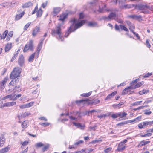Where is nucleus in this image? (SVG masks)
Wrapping results in <instances>:
<instances>
[{
    "label": "nucleus",
    "mask_w": 153,
    "mask_h": 153,
    "mask_svg": "<svg viewBox=\"0 0 153 153\" xmlns=\"http://www.w3.org/2000/svg\"><path fill=\"white\" fill-rule=\"evenodd\" d=\"M81 20V21L77 22V20H71L70 22L72 24V25L68 29V32L66 33L65 36L66 37H68L70 33L75 31L78 28L82 26L85 23L86 20Z\"/></svg>",
    "instance_id": "nucleus-1"
},
{
    "label": "nucleus",
    "mask_w": 153,
    "mask_h": 153,
    "mask_svg": "<svg viewBox=\"0 0 153 153\" xmlns=\"http://www.w3.org/2000/svg\"><path fill=\"white\" fill-rule=\"evenodd\" d=\"M21 72V69L19 67L15 68L14 69L10 76V78L12 79L9 83L10 85L13 86L17 84L19 81L18 77L20 76Z\"/></svg>",
    "instance_id": "nucleus-2"
},
{
    "label": "nucleus",
    "mask_w": 153,
    "mask_h": 153,
    "mask_svg": "<svg viewBox=\"0 0 153 153\" xmlns=\"http://www.w3.org/2000/svg\"><path fill=\"white\" fill-rule=\"evenodd\" d=\"M92 6H96L94 12L102 13L106 7V4L98 0H95L90 3Z\"/></svg>",
    "instance_id": "nucleus-3"
},
{
    "label": "nucleus",
    "mask_w": 153,
    "mask_h": 153,
    "mask_svg": "<svg viewBox=\"0 0 153 153\" xmlns=\"http://www.w3.org/2000/svg\"><path fill=\"white\" fill-rule=\"evenodd\" d=\"M59 20L60 21V22L58 23V25L56 27L55 29H53L52 30V34L53 35H54L56 34H57L59 36V39H60L62 41L64 38L62 37L61 36V27L63 25L65 22V20Z\"/></svg>",
    "instance_id": "nucleus-4"
},
{
    "label": "nucleus",
    "mask_w": 153,
    "mask_h": 153,
    "mask_svg": "<svg viewBox=\"0 0 153 153\" xmlns=\"http://www.w3.org/2000/svg\"><path fill=\"white\" fill-rule=\"evenodd\" d=\"M135 8L141 10H144L143 12L146 13L149 12V10H151L150 6L142 4H138L135 5Z\"/></svg>",
    "instance_id": "nucleus-5"
},
{
    "label": "nucleus",
    "mask_w": 153,
    "mask_h": 153,
    "mask_svg": "<svg viewBox=\"0 0 153 153\" xmlns=\"http://www.w3.org/2000/svg\"><path fill=\"white\" fill-rule=\"evenodd\" d=\"M34 49L33 41L32 40H29L28 43L25 46L23 51L24 52H27L28 50L33 51Z\"/></svg>",
    "instance_id": "nucleus-6"
},
{
    "label": "nucleus",
    "mask_w": 153,
    "mask_h": 153,
    "mask_svg": "<svg viewBox=\"0 0 153 153\" xmlns=\"http://www.w3.org/2000/svg\"><path fill=\"white\" fill-rule=\"evenodd\" d=\"M127 141L126 139H125L120 142L118 145L117 150L119 152L123 151L125 149V145L124 144L126 143Z\"/></svg>",
    "instance_id": "nucleus-7"
},
{
    "label": "nucleus",
    "mask_w": 153,
    "mask_h": 153,
    "mask_svg": "<svg viewBox=\"0 0 153 153\" xmlns=\"http://www.w3.org/2000/svg\"><path fill=\"white\" fill-rule=\"evenodd\" d=\"M21 96V94H19L16 96L15 95H13L12 94H10L3 97V100H5L8 98H10L11 100H15L20 97Z\"/></svg>",
    "instance_id": "nucleus-8"
},
{
    "label": "nucleus",
    "mask_w": 153,
    "mask_h": 153,
    "mask_svg": "<svg viewBox=\"0 0 153 153\" xmlns=\"http://www.w3.org/2000/svg\"><path fill=\"white\" fill-rule=\"evenodd\" d=\"M73 12L69 11H67L63 13L60 16V18L59 19H65L69 15L72 14Z\"/></svg>",
    "instance_id": "nucleus-9"
},
{
    "label": "nucleus",
    "mask_w": 153,
    "mask_h": 153,
    "mask_svg": "<svg viewBox=\"0 0 153 153\" xmlns=\"http://www.w3.org/2000/svg\"><path fill=\"white\" fill-rule=\"evenodd\" d=\"M7 77H5L0 82V90H2L4 88L6 83L7 82Z\"/></svg>",
    "instance_id": "nucleus-10"
},
{
    "label": "nucleus",
    "mask_w": 153,
    "mask_h": 153,
    "mask_svg": "<svg viewBox=\"0 0 153 153\" xmlns=\"http://www.w3.org/2000/svg\"><path fill=\"white\" fill-rule=\"evenodd\" d=\"M18 63L20 66L22 67L23 66L24 61V57L22 55H21L19 56L18 60Z\"/></svg>",
    "instance_id": "nucleus-11"
},
{
    "label": "nucleus",
    "mask_w": 153,
    "mask_h": 153,
    "mask_svg": "<svg viewBox=\"0 0 153 153\" xmlns=\"http://www.w3.org/2000/svg\"><path fill=\"white\" fill-rule=\"evenodd\" d=\"M76 102L77 103L89 104L90 103V100L87 98L84 100L76 101Z\"/></svg>",
    "instance_id": "nucleus-12"
},
{
    "label": "nucleus",
    "mask_w": 153,
    "mask_h": 153,
    "mask_svg": "<svg viewBox=\"0 0 153 153\" xmlns=\"http://www.w3.org/2000/svg\"><path fill=\"white\" fill-rule=\"evenodd\" d=\"M128 18L130 19H141V16L140 15H131L128 16Z\"/></svg>",
    "instance_id": "nucleus-13"
},
{
    "label": "nucleus",
    "mask_w": 153,
    "mask_h": 153,
    "mask_svg": "<svg viewBox=\"0 0 153 153\" xmlns=\"http://www.w3.org/2000/svg\"><path fill=\"white\" fill-rule=\"evenodd\" d=\"M131 88H132V87L131 86H129L127 88H126L125 89H124L122 91V94L123 95H125L126 94L128 93V91H130V89Z\"/></svg>",
    "instance_id": "nucleus-14"
},
{
    "label": "nucleus",
    "mask_w": 153,
    "mask_h": 153,
    "mask_svg": "<svg viewBox=\"0 0 153 153\" xmlns=\"http://www.w3.org/2000/svg\"><path fill=\"white\" fill-rule=\"evenodd\" d=\"M39 31V27L37 26L36 27L35 29L33 30L32 32V35L33 36H35L38 33Z\"/></svg>",
    "instance_id": "nucleus-15"
},
{
    "label": "nucleus",
    "mask_w": 153,
    "mask_h": 153,
    "mask_svg": "<svg viewBox=\"0 0 153 153\" xmlns=\"http://www.w3.org/2000/svg\"><path fill=\"white\" fill-rule=\"evenodd\" d=\"M116 94L117 92L115 91L111 94H109L105 98V100H107L110 99L112 97L114 96Z\"/></svg>",
    "instance_id": "nucleus-16"
},
{
    "label": "nucleus",
    "mask_w": 153,
    "mask_h": 153,
    "mask_svg": "<svg viewBox=\"0 0 153 153\" xmlns=\"http://www.w3.org/2000/svg\"><path fill=\"white\" fill-rule=\"evenodd\" d=\"M32 3L30 1L25 4L22 5V7L23 8H27L32 6Z\"/></svg>",
    "instance_id": "nucleus-17"
},
{
    "label": "nucleus",
    "mask_w": 153,
    "mask_h": 153,
    "mask_svg": "<svg viewBox=\"0 0 153 153\" xmlns=\"http://www.w3.org/2000/svg\"><path fill=\"white\" fill-rule=\"evenodd\" d=\"M29 125L28 122L27 121H25L22 123V126L24 128H26Z\"/></svg>",
    "instance_id": "nucleus-18"
},
{
    "label": "nucleus",
    "mask_w": 153,
    "mask_h": 153,
    "mask_svg": "<svg viewBox=\"0 0 153 153\" xmlns=\"http://www.w3.org/2000/svg\"><path fill=\"white\" fill-rule=\"evenodd\" d=\"M5 138H4V136L2 135L0 137V146H3V145L4 144L5 140Z\"/></svg>",
    "instance_id": "nucleus-19"
},
{
    "label": "nucleus",
    "mask_w": 153,
    "mask_h": 153,
    "mask_svg": "<svg viewBox=\"0 0 153 153\" xmlns=\"http://www.w3.org/2000/svg\"><path fill=\"white\" fill-rule=\"evenodd\" d=\"M12 47L11 43H8L5 46V52L8 51Z\"/></svg>",
    "instance_id": "nucleus-20"
},
{
    "label": "nucleus",
    "mask_w": 153,
    "mask_h": 153,
    "mask_svg": "<svg viewBox=\"0 0 153 153\" xmlns=\"http://www.w3.org/2000/svg\"><path fill=\"white\" fill-rule=\"evenodd\" d=\"M25 12L23 11L21 13L17 14L16 16L15 19H20L23 16Z\"/></svg>",
    "instance_id": "nucleus-21"
},
{
    "label": "nucleus",
    "mask_w": 153,
    "mask_h": 153,
    "mask_svg": "<svg viewBox=\"0 0 153 153\" xmlns=\"http://www.w3.org/2000/svg\"><path fill=\"white\" fill-rule=\"evenodd\" d=\"M144 82L143 81H142L141 82L138 83L134 87H132V89H135L141 86L144 83Z\"/></svg>",
    "instance_id": "nucleus-22"
},
{
    "label": "nucleus",
    "mask_w": 153,
    "mask_h": 153,
    "mask_svg": "<svg viewBox=\"0 0 153 153\" xmlns=\"http://www.w3.org/2000/svg\"><path fill=\"white\" fill-rule=\"evenodd\" d=\"M10 147H7L2 149L0 150V153H5L7 152L9 150Z\"/></svg>",
    "instance_id": "nucleus-23"
},
{
    "label": "nucleus",
    "mask_w": 153,
    "mask_h": 153,
    "mask_svg": "<svg viewBox=\"0 0 153 153\" xmlns=\"http://www.w3.org/2000/svg\"><path fill=\"white\" fill-rule=\"evenodd\" d=\"M42 13V10L41 8L39 9L37 11L36 15L37 17H40Z\"/></svg>",
    "instance_id": "nucleus-24"
},
{
    "label": "nucleus",
    "mask_w": 153,
    "mask_h": 153,
    "mask_svg": "<svg viewBox=\"0 0 153 153\" xmlns=\"http://www.w3.org/2000/svg\"><path fill=\"white\" fill-rule=\"evenodd\" d=\"M61 10V8L60 7H56L53 8V12L55 14L59 13Z\"/></svg>",
    "instance_id": "nucleus-25"
},
{
    "label": "nucleus",
    "mask_w": 153,
    "mask_h": 153,
    "mask_svg": "<svg viewBox=\"0 0 153 153\" xmlns=\"http://www.w3.org/2000/svg\"><path fill=\"white\" fill-rule=\"evenodd\" d=\"M116 14L115 12H111L108 16V17L110 19L116 16Z\"/></svg>",
    "instance_id": "nucleus-26"
},
{
    "label": "nucleus",
    "mask_w": 153,
    "mask_h": 153,
    "mask_svg": "<svg viewBox=\"0 0 153 153\" xmlns=\"http://www.w3.org/2000/svg\"><path fill=\"white\" fill-rule=\"evenodd\" d=\"M144 122L145 127L148 126H151L153 124V121H145Z\"/></svg>",
    "instance_id": "nucleus-27"
},
{
    "label": "nucleus",
    "mask_w": 153,
    "mask_h": 153,
    "mask_svg": "<svg viewBox=\"0 0 153 153\" xmlns=\"http://www.w3.org/2000/svg\"><path fill=\"white\" fill-rule=\"evenodd\" d=\"M138 127L139 129H142V128H145V126L144 124V122L141 123L138 125Z\"/></svg>",
    "instance_id": "nucleus-28"
},
{
    "label": "nucleus",
    "mask_w": 153,
    "mask_h": 153,
    "mask_svg": "<svg viewBox=\"0 0 153 153\" xmlns=\"http://www.w3.org/2000/svg\"><path fill=\"white\" fill-rule=\"evenodd\" d=\"M35 53H33V54H32L29 57V59H28V61L29 62H31L32 61L34 58L35 55Z\"/></svg>",
    "instance_id": "nucleus-29"
},
{
    "label": "nucleus",
    "mask_w": 153,
    "mask_h": 153,
    "mask_svg": "<svg viewBox=\"0 0 153 153\" xmlns=\"http://www.w3.org/2000/svg\"><path fill=\"white\" fill-rule=\"evenodd\" d=\"M127 114L126 113L124 112L123 113L120 112L118 113V115L119 117H120L121 118L124 117L126 116Z\"/></svg>",
    "instance_id": "nucleus-30"
},
{
    "label": "nucleus",
    "mask_w": 153,
    "mask_h": 153,
    "mask_svg": "<svg viewBox=\"0 0 153 153\" xmlns=\"http://www.w3.org/2000/svg\"><path fill=\"white\" fill-rule=\"evenodd\" d=\"M124 7L125 8H130L134 7H135V5L134 4L125 5Z\"/></svg>",
    "instance_id": "nucleus-31"
},
{
    "label": "nucleus",
    "mask_w": 153,
    "mask_h": 153,
    "mask_svg": "<svg viewBox=\"0 0 153 153\" xmlns=\"http://www.w3.org/2000/svg\"><path fill=\"white\" fill-rule=\"evenodd\" d=\"M93 150V149H92L91 148H89L82 149V150L83 152H85L86 153H89L92 151Z\"/></svg>",
    "instance_id": "nucleus-32"
},
{
    "label": "nucleus",
    "mask_w": 153,
    "mask_h": 153,
    "mask_svg": "<svg viewBox=\"0 0 153 153\" xmlns=\"http://www.w3.org/2000/svg\"><path fill=\"white\" fill-rule=\"evenodd\" d=\"M149 90H143L142 91H139V93L140 95H142L144 94H146L147 93L149 92Z\"/></svg>",
    "instance_id": "nucleus-33"
},
{
    "label": "nucleus",
    "mask_w": 153,
    "mask_h": 153,
    "mask_svg": "<svg viewBox=\"0 0 153 153\" xmlns=\"http://www.w3.org/2000/svg\"><path fill=\"white\" fill-rule=\"evenodd\" d=\"M86 16L83 13L81 12L79 13V19H84L85 18H86Z\"/></svg>",
    "instance_id": "nucleus-34"
},
{
    "label": "nucleus",
    "mask_w": 153,
    "mask_h": 153,
    "mask_svg": "<svg viewBox=\"0 0 153 153\" xmlns=\"http://www.w3.org/2000/svg\"><path fill=\"white\" fill-rule=\"evenodd\" d=\"M120 27L121 30H123L126 31H128V30L124 26L122 25H120Z\"/></svg>",
    "instance_id": "nucleus-35"
},
{
    "label": "nucleus",
    "mask_w": 153,
    "mask_h": 153,
    "mask_svg": "<svg viewBox=\"0 0 153 153\" xmlns=\"http://www.w3.org/2000/svg\"><path fill=\"white\" fill-rule=\"evenodd\" d=\"M97 25V23L95 22H89L88 24V25L89 26L93 27L96 26Z\"/></svg>",
    "instance_id": "nucleus-36"
},
{
    "label": "nucleus",
    "mask_w": 153,
    "mask_h": 153,
    "mask_svg": "<svg viewBox=\"0 0 153 153\" xmlns=\"http://www.w3.org/2000/svg\"><path fill=\"white\" fill-rule=\"evenodd\" d=\"M150 141H145L144 140L142 141L140 143L141 146H143L149 143H150Z\"/></svg>",
    "instance_id": "nucleus-37"
},
{
    "label": "nucleus",
    "mask_w": 153,
    "mask_h": 153,
    "mask_svg": "<svg viewBox=\"0 0 153 153\" xmlns=\"http://www.w3.org/2000/svg\"><path fill=\"white\" fill-rule=\"evenodd\" d=\"M122 104H123L121 103H119L117 104H114L112 106L114 108H117V107L119 108L121 107Z\"/></svg>",
    "instance_id": "nucleus-38"
},
{
    "label": "nucleus",
    "mask_w": 153,
    "mask_h": 153,
    "mask_svg": "<svg viewBox=\"0 0 153 153\" xmlns=\"http://www.w3.org/2000/svg\"><path fill=\"white\" fill-rule=\"evenodd\" d=\"M13 31H10V32L9 33H8V35L7 36V38H8L9 36L10 37H12L13 35ZM9 39H10L9 38V39L8 38V39H7V41H8L9 40Z\"/></svg>",
    "instance_id": "nucleus-39"
},
{
    "label": "nucleus",
    "mask_w": 153,
    "mask_h": 153,
    "mask_svg": "<svg viewBox=\"0 0 153 153\" xmlns=\"http://www.w3.org/2000/svg\"><path fill=\"white\" fill-rule=\"evenodd\" d=\"M91 91L89 92L88 93L86 94H83L81 95V96L88 97L91 95Z\"/></svg>",
    "instance_id": "nucleus-40"
},
{
    "label": "nucleus",
    "mask_w": 153,
    "mask_h": 153,
    "mask_svg": "<svg viewBox=\"0 0 153 153\" xmlns=\"http://www.w3.org/2000/svg\"><path fill=\"white\" fill-rule=\"evenodd\" d=\"M43 146L44 144L41 142L38 143L36 144V147H40Z\"/></svg>",
    "instance_id": "nucleus-41"
},
{
    "label": "nucleus",
    "mask_w": 153,
    "mask_h": 153,
    "mask_svg": "<svg viewBox=\"0 0 153 153\" xmlns=\"http://www.w3.org/2000/svg\"><path fill=\"white\" fill-rule=\"evenodd\" d=\"M30 113L28 112H25L23 114H22V116L23 117H25L27 116H28L30 115Z\"/></svg>",
    "instance_id": "nucleus-42"
},
{
    "label": "nucleus",
    "mask_w": 153,
    "mask_h": 153,
    "mask_svg": "<svg viewBox=\"0 0 153 153\" xmlns=\"http://www.w3.org/2000/svg\"><path fill=\"white\" fill-rule=\"evenodd\" d=\"M31 24V22H28V23H27L24 27V29L25 30H27V28L30 25V24Z\"/></svg>",
    "instance_id": "nucleus-43"
},
{
    "label": "nucleus",
    "mask_w": 153,
    "mask_h": 153,
    "mask_svg": "<svg viewBox=\"0 0 153 153\" xmlns=\"http://www.w3.org/2000/svg\"><path fill=\"white\" fill-rule=\"evenodd\" d=\"M8 31L7 30H5L3 33V39H4L8 33Z\"/></svg>",
    "instance_id": "nucleus-44"
},
{
    "label": "nucleus",
    "mask_w": 153,
    "mask_h": 153,
    "mask_svg": "<svg viewBox=\"0 0 153 153\" xmlns=\"http://www.w3.org/2000/svg\"><path fill=\"white\" fill-rule=\"evenodd\" d=\"M10 106H11V104L10 103V102H8L4 103L3 105V107L5 106L8 107Z\"/></svg>",
    "instance_id": "nucleus-45"
},
{
    "label": "nucleus",
    "mask_w": 153,
    "mask_h": 153,
    "mask_svg": "<svg viewBox=\"0 0 153 153\" xmlns=\"http://www.w3.org/2000/svg\"><path fill=\"white\" fill-rule=\"evenodd\" d=\"M49 146L48 145H46L42 148V150L43 152L49 148Z\"/></svg>",
    "instance_id": "nucleus-46"
},
{
    "label": "nucleus",
    "mask_w": 153,
    "mask_h": 153,
    "mask_svg": "<svg viewBox=\"0 0 153 153\" xmlns=\"http://www.w3.org/2000/svg\"><path fill=\"white\" fill-rule=\"evenodd\" d=\"M142 101H137L135 102L133 104V105H138L140 104L142 102Z\"/></svg>",
    "instance_id": "nucleus-47"
},
{
    "label": "nucleus",
    "mask_w": 153,
    "mask_h": 153,
    "mask_svg": "<svg viewBox=\"0 0 153 153\" xmlns=\"http://www.w3.org/2000/svg\"><path fill=\"white\" fill-rule=\"evenodd\" d=\"M111 148L109 147L105 149L104 150V151L105 153H107L109 151H110L111 150Z\"/></svg>",
    "instance_id": "nucleus-48"
},
{
    "label": "nucleus",
    "mask_w": 153,
    "mask_h": 153,
    "mask_svg": "<svg viewBox=\"0 0 153 153\" xmlns=\"http://www.w3.org/2000/svg\"><path fill=\"white\" fill-rule=\"evenodd\" d=\"M118 117L119 116L118 115V113L115 114H113L111 115V117L114 119Z\"/></svg>",
    "instance_id": "nucleus-49"
},
{
    "label": "nucleus",
    "mask_w": 153,
    "mask_h": 153,
    "mask_svg": "<svg viewBox=\"0 0 153 153\" xmlns=\"http://www.w3.org/2000/svg\"><path fill=\"white\" fill-rule=\"evenodd\" d=\"M73 124L75 126H77L78 127H81L82 126L80 123H76L75 122H73Z\"/></svg>",
    "instance_id": "nucleus-50"
},
{
    "label": "nucleus",
    "mask_w": 153,
    "mask_h": 153,
    "mask_svg": "<svg viewBox=\"0 0 153 153\" xmlns=\"http://www.w3.org/2000/svg\"><path fill=\"white\" fill-rule=\"evenodd\" d=\"M20 107L21 108H27V104H25L21 105L20 106Z\"/></svg>",
    "instance_id": "nucleus-51"
},
{
    "label": "nucleus",
    "mask_w": 153,
    "mask_h": 153,
    "mask_svg": "<svg viewBox=\"0 0 153 153\" xmlns=\"http://www.w3.org/2000/svg\"><path fill=\"white\" fill-rule=\"evenodd\" d=\"M40 124L42 126L44 125L45 126H48L50 125V123H41Z\"/></svg>",
    "instance_id": "nucleus-52"
},
{
    "label": "nucleus",
    "mask_w": 153,
    "mask_h": 153,
    "mask_svg": "<svg viewBox=\"0 0 153 153\" xmlns=\"http://www.w3.org/2000/svg\"><path fill=\"white\" fill-rule=\"evenodd\" d=\"M140 80L139 79H136L135 80H134L133 81H132V82L131 83V86H132L133 85V84L134 83H136L138 81H139Z\"/></svg>",
    "instance_id": "nucleus-53"
},
{
    "label": "nucleus",
    "mask_w": 153,
    "mask_h": 153,
    "mask_svg": "<svg viewBox=\"0 0 153 153\" xmlns=\"http://www.w3.org/2000/svg\"><path fill=\"white\" fill-rule=\"evenodd\" d=\"M48 3V1H46L45 2L43 3L42 4V6L43 8H45L46 6Z\"/></svg>",
    "instance_id": "nucleus-54"
},
{
    "label": "nucleus",
    "mask_w": 153,
    "mask_h": 153,
    "mask_svg": "<svg viewBox=\"0 0 153 153\" xmlns=\"http://www.w3.org/2000/svg\"><path fill=\"white\" fill-rule=\"evenodd\" d=\"M83 142H84V141L83 140H79L77 142L75 143V145H78L79 144H81L82 143H83Z\"/></svg>",
    "instance_id": "nucleus-55"
},
{
    "label": "nucleus",
    "mask_w": 153,
    "mask_h": 153,
    "mask_svg": "<svg viewBox=\"0 0 153 153\" xmlns=\"http://www.w3.org/2000/svg\"><path fill=\"white\" fill-rule=\"evenodd\" d=\"M152 75V73H148L145 74V75L143 76V77L144 78L148 77L151 75Z\"/></svg>",
    "instance_id": "nucleus-56"
},
{
    "label": "nucleus",
    "mask_w": 153,
    "mask_h": 153,
    "mask_svg": "<svg viewBox=\"0 0 153 153\" xmlns=\"http://www.w3.org/2000/svg\"><path fill=\"white\" fill-rule=\"evenodd\" d=\"M33 103H34L33 102H30L29 103H28L27 104H26L27 105V107L28 108V107L32 106L33 105Z\"/></svg>",
    "instance_id": "nucleus-57"
},
{
    "label": "nucleus",
    "mask_w": 153,
    "mask_h": 153,
    "mask_svg": "<svg viewBox=\"0 0 153 153\" xmlns=\"http://www.w3.org/2000/svg\"><path fill=\"white\" fill-rule=\"evenodd\" d=\"M100 102V100H95L94 101V102L92 103V104H96L99 103Z\"/></svg>",
    "instance_id": "nucleus-58"
},
{
    "label": "nucleus",
    "mask_w": 153,
    "mask_h": 153,
    "mask_svg": "<svg viewBox=\"0 0 153 153\" xmlns=\"http://www.w3.org/2000/svg\"><path fill=\"white\" fill-rule=\"evenodd\" d=\"M28 143V142L26 141H24L22 144L21 147L22 148L23 146H26V145H27Z\"/></svg>",
    "instance_id": "nucleus-59"
},
{
    "label": "nucleus",
    "mask_w": 153,
    "mask_h": 153,
    "mask_svg": "<svg viewBox=\"0 0 153 153\" xmlns=\"http://www.w3.org/2000/svg\"><path fill=\"white\" fill-rule=\"evenodd\" d=\"M42 47H41L38 46V47L37 48V53H38V54H39L40 51V50L42 48Z\"/></svg>",
    "instance_id": "nucleus-60"
},
{
    "label": "nucleus",
    "mask_w": 153,
    "mask_h": 153,
    "mask_svg": "<svg viewBox=\"0 0 153 153\" xmlns=\"http://www.w3.org/2000/svg\"><path fill=\"white\" fill-rule=\"evenodd\" d=\"M3 100V98H2V99L1 100H0V107L2 108L3 107V100Z\"/></svg>",
    "instance_id": "nucleus-61"
},
{
    "label": "nucleus",
    "mask_w": 153,
    "mask_h": 153,
    "mask_svg": "<svg viewBox=\"0 0 153 153\" xmlns=\"http://www.w3.org/2000/svg\"><path fill=\"white\" fill-rule=\"evenodd\" d=\"M99 141H101V140H95L92 141L91 142V143H92V144H94V143H96L98 142Z\"/></svg>",
    "instance_id": "nucleus-62"
},
{
    "label": "nucleus",
    "mask_w": 153,
    "mask_h": 153,
    "mask_svg": "<svg viewBox=\"0 0 153 153\" xmlns=\"http://www.w3.org/2000/svg\"><path fill=\"white\" fill-rule=\"evenodd\" d=\"M114 27L116 30H118V31L119 30H120L119 28H120V26H118L117 25H115Z\"/></svg>",
    "instance_id": "nucleus-63"
},
{
    "label": "nucleus",
    "mask_w": 153,
    "mask_h": 153,
    "mask_svg": "<svg viewBox=\"0 0 153 153\" xmlns=\"http://www.w3.org/2000/svg\"><path fill=\"white\" fill-rule=\"evenodd\" d=\"M106 116V114H100L97 116V117L100 118H101L103 117H105Z\"/></svg>",
    "instance_id": "nucleus-64"
}]
</instances>
